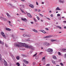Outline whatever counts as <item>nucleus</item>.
I'll return each instance as SVG.
<instances>
[{"label":"nucleus","instance_id":"33","mask_svg":"<svg viewBox=\"0 0 66 66\" xmlns=\"http://www.w3.org/2000/svg\"><path fill=\"white\" fill-rule=\"evenodd\" d=\"M57 16H61V15H60V14H57Z\"/></svg>","mask_w":66,"mask_h":66},{"label":"nucleus","instance_id":"36","mask_svg":"<svg viewBox=\"0 0 66 66\" xmlns=\"http://www.w3.org/2000/svg\"><path fill=\"white\" fill-rule=\"evenodd\" d=\"M21 55H22V56H23V57H25V55H24L22 54Z\"/></svg>","mask_w":66,"mask_h":66},{"label":"nucleus","instance_id":"55","mask_svg":"<svg viewBox=\"0 0 66 66\" xmlns=\"http://www.w3.org/2000/svg\"><path fill=\"white\" fill-rule=\"evenodd\" d=\"M20 30H23V29H20Z\"/></svg>","mask_w":66,"mask_h":66},{"label":"nucleus","instance_id":"42","mask_svg":"<svg viewBox=\"0 0 66 66\" xmlns=\"http://www.w3.org/2000/svg\"><path fill=\"white\" fill-rule=\"evenodd\" d=\"M37 53H36L35 54V55H34L33 56H35L36 55H37Z\"/></svg>","mask_w":66,"mask_h":66},{"label":"nucleus","instance_id":"61","mask_svg":"<svg viewBox=\"0 0 66 66\" xmlns=\"http://www.w3.org/2000/svg\"><path fill=\"white\" fill-rule=\"evenodd\" d=\"M41 22H43V21L42 20H41Z\"/></svg>","mask_w":66,"mask_h":66},{"label":"nucleus","instance_id":"10","mask_svg":"<svg viewBox=\"0 0 66 66\" xmlns=\"http://www.w3.org/2000/svg\"><path fill=\"white\" fill-rule=\"evenodd\" d=\"M53 58L54 60H56L57 59V58L55 56H53Z\"/></svg>","mask_w":66,"mask_h":66},{"label":"nucleus","instance_id":"19","mask_svg":"<svg viewBox=\"0 0 66 66\" xmlns=\"http://www.w3.org/2000/svg\"><path fill=\"white\" fill-rule=\"evenodd\" d=\"M16 65H17L18 66H20V64L18 62H17L16 63Z\"/></svg>","mask_w":66,"mask_h":66},{"label":"nucleus","instance_id":"53","mask_svg":"<svg viewBox=\"0 0 66 66\" xmlns=\"http://www.w3.org/2000/svg\"><path fill=\"white\" fill-rule=\"evenodd\" d=\"M35 62H33V65H35Z\"/></svg>","mask_w":66,"mask_h":66},{"label":"nucleus","instance_id":"6","mask_svg":"<svg viewBox=\"0 0 66 66\" xmlns=\"http://www.w3.org/2000/svg\"><path fill=\"white\" fill-rule=\"evenodd\" d=\"M51 37H52V36L50 35L48 36H47L44 37V38H50Z\"/></svg>","mask_w":66,"mask_h":66},{"label":"nucleus","instance_id":"32","mask_svg":"<svg viewBox=\"0 0 66 66\" xmlns=\"http://www.w3.org/2000/svg\"><path fill=\"white\" fill-rule=\"evenodd\" d=\"M58 54L59 55H61V53H60V52H59L58 53Z\"/></svg>","mask_w":66,"mask_h":66},{"label":"nucleus","instance_id":"13","mask_svg":"<svg viewBox=\"0 0 66 66\" xmlns=\"http://www.w3.org/2000/svg\"><path fill=\"white\" fill-rule=\"evenodd\" d=\"M23 61L24 62H25V63H26V64H28L29 63V62H28V61H26V60H24Z\"/></svg>","mask_w":66,"mask_h":66},{"label":"nucleus","instance_id":"51","mask_svg":"<svg viewBox=\"0 0 66 66\" xmlns=\"http://www.w3.org/2000/svg\"><path fill=\"white\" fill-rule=\"evenodd\" d=\"M40 10H38V12H40Z\"/></svg>","mask_w":66,"mask_h":66},{"label":"nucleus","instance_id":"34","mask_svg":"<svg viewBox=\"0 0 66 66\" xmlns=\"http://www.w3.org/2000/svg\"><path fill=\"white\" fill-rule=\"evenodd\" d=\"M66 49H62V51H66Z\"/></svg>","mask_w":66,"mask_h":66},{"label":"nucleus","instance_id":"64","mask_svg":"<svg viewBox=\"0 0 66 66\" xmlns=\"http://www.w3.org/2000/svg\"><path fill=\"white\" fill-rule=\"evenodd\" d=\"M42 4H44V2H42Z\"/></svg>","mask_w":66,"mask_h":66},{"label":"nucleus","instance_id":"48","mask_svg":"<svg viewBox=\"0 0 66 66\" xmlns=\"http://www.w3.org/2000/svg\"><path fill=\"white\" fill-rule=\"evenodd\" d=\"M39 15H40V16H42V14H40V13H39Z\"/></svg>","mask_w":66,"mask_h":66},{"label":"nucleus","instance_id":"41","mask_svg":"<svg viewBox=\"0 0 66 66\" xmlns=\"http://www.w3.org/2000/svg\"><path fill=\"white\" fill-rule=\"evenodd\" d=\"M37 11V9H36L34 11V12H36V11Z\"/></svg>","mask_w":66,"mask_h":66},{"label":"nucleus","instance_id":"62","mask_svg":"<svg viewBox=\"0 0 66 66\" xmlns=\"http://www.w3.org/2000/svg\"><path fill=\"white\" fill-rule=\"evenodd\" d=\"M59 13V12H58V11H56V13Z\"/></svg>","mask_w":66,"mask_h":66},{"label":"nucleus","instance_id":"38","mask_svg":"<svg viewBox=\"0 0 66 66\" xmlns=\"http://www.w3.org/2000/svg\"><path fill=\"white\" fill-rule=\"evenodd\" d=\"M0 19H1L2 20V19H3V17L0 16Z\"/></svg>","mask_w":66,"mask_h":66},{"label":"nucleus","instance_id":"52","mask_svg":"<svg viewBox=\"0 0 66 66\" xmlns=\"http://www.w3.org/2000/svg\"><path fill=\"white\" fill-rule=\"evenodd\" d=\"M64 57L65 58H66V54H65V56Z\"/></svg>","mask_w":66,"mask_h":66},{"label":"nucleus","instance_id":"63","mask_svg":"<svg viewBox=\"0 0 66 66\" xmlns=\"http://www.w3.org/2000/svg\"><path fill=\"white\" fill-rule=\"evenodd\" d=\"M62 33V32H59V33Z\"/></svg>","mask_w":66,"mask_h":66},{"label":"nucleus","instance_id":"30","mask_svg":"<svg viewBox=\"0 0 66 66\" xmlns=\"http://www.w3.org/2000/svg\"><path fill=\"white\" fill-rule=\"evenodd\" d=\"M60 65H61V66H64V64H63V63H60Z\"/></svg>","mask_w":66,"mask_h":66},{"label":"nucleus","instance_id":"15","mask_svg":"<svg viewBox=\"0 0 66 66\" xmlns=\"http://www.w3.org/2000/svg\"><path fill=\"white\" fill-rule=\"evenodd\" d=\"M32 31L34 32H35L36 33H38V32L37 31L35 30L34 29H32Z\"/></svg>","mask_w":66,"mask_h":66},{"label":"nucleus","instance_id":"18","mask_svg":"<svg viewBox=\"0 0 66 66\" xmlns=\"http://www.w3.org/2000/svg\"><path fill=\"white\" fill-rule=\"evenodd\" d=\"M6 30H7V31H10L11 30V29L9 28H6Z\"/></svg>","mask_w":66,"mask_h":66},{"label":"nucleus","instance_id":"58","mask_svg":"<svg viewBox=\"0 0 66 66\" xmlns=\"http://www.w3.org/2000/svg\"><path fill=\"white\" fill-rule=\"evenodd\" d=\"M22 1H24V0H21Z\"/></svg>","mask_w":66,"mask_h":66},{"label":"nucleus","instance_id":"11","mask_svg":"<svg viewBox=\"0 0 66 66\" xmlns=\"http://www.w3.org/2000/svg\"><path fill=\"white\" fill-rule=\"evenodd\" d=\"M56 41H57V39L54 40V39H52L51 40V41L52 42H55Z\"/></svg>","mask_w":66,"mask_h":66},{"label":"nucleus","instance_id":"9","mask_svg":"<svg viewBox=\"0 0 66 66\" xmlns=\"http://www.w3.org/2000/svg\"><path fill=\"white\" fill-rule=\"evenodd\" d=\"M27 16H28V17H31V15L30 14V13H27Z\"/></svg>","mask_w":66,"mask_h":66},{"label":"nucleus","instance_id":"57","mask_svg":"<svg viewBox=\"0 0 66 66\" xmlns=\"http://www.w3.org/2000/svg\"><path fill=\"white\" fill-rule=\"evenodd\" d=\"M64 29H66V27H64Z\"/></svg>","mask_w":66,"mask_h":66},{"label":"nucleus","instance_id":"29","mask_svg":"<svg viewBox=\"0 0 66 66\" xmlns=\"http://www.w3.org/2000/svg\"><path fill=\"white\" fill-rule=\"evenodd\" d=\"M9 24L10 25V26L11 25V21H9Z\"/></svg>","mask_w":66,"mask_h":66},{"label":"nucleus","instance_id":"46","mask_svg":"<svg viewBox=\"0 0 66 66\" xmlns=\"http://www.w3.org/2000/svg\"><path fill=\"white\" fill-rule=\"evenodd\" d=\"M23 66H26V65L25 64H24V63H23Z\"/></svg>","mask_w":66,"mask_h":66},{"label":"nucleus","instance_id":"27","mask_svg":"<svg viewBox=\"0 0 66 66\" xmlns=\"http://www.w3.org/2000/svg\"><path fill=\"white\" fill-rule=\"evenodd\" d=\"M2 20H3V21H5V20H6V19H5V18H3V19H2Z\"/></svg>","mask_w":66,"mask_h":66},{"label":"nucleus","instance_id":"39","mask_svg":"<svg viewBox=\"0 0 66 66\" xmlns=\"http://www.w3.org/2000/svg\"><path fill=\"white\" fill-rule=\"evenodd\" d=\"M34 21H35V22H37V21L36 20V19H35V18L34 19Z\"/></svg>","mask_w":66,"mask_h":66},{"label":"nucleus","instance_id":"12","mask_svg":"<svg viewBox=\"0 0 66 66\" xmlns=\"http://www.w3.org/2000/svg\"><path fill=\"white\" fill-rule=\"evenodd\" d=\"M6 14L7 16L9 18H11V16H10V15L9 14V13H6Z\"/></svg>","mask_w":66,"mask_h":66},{"label":"nucleus","instance_id":"50","mask_svg":"<svg viewBox=\"0 0 66 66\" xmlns=\"http://www.w3.org/2000/svg\"><path fill=\"white\" fill-rule=\"evenodd\" d=\"M27 41H30V40H29V39H27Z\"/></svg>","mask_w":66,"mask_h":66},{"label":"nucleus","instance_id":"3","mask_svg":"<svg viewBox=\"0 0 66 66\" xmlns=\"http://www.w3.org/2000/svg\"><path fill=\"white\" fill-rule=\"evenodd\" d=\"M1 35H2V36H3L4 38H5L6 36H5V35H4V33H3V32H1Z\"/></svg>","mask_w":66,"mask_h":66},{"label":"nucleus","instance_id":"20","mask_svg":"<svg viewBox=\"0 0 66 66\" xmlns=\"http://www.w3.org/2000/svg\"><path fill=\"white\" fill-rule=\"evenodd\" d=\"M59 2H60V3H63L64 2V1H62L61 0H59Z\"/></svg>","mask_w":66,"mask_h":66},{"label":"nucleus","instance_id":"54","mask_svg":"<svg viewBox=\"0 0 66 66\" xmlns=\"http://www.w3.org/2000/svg\"><path fill=\"white\" fill-rule=\"evenodd\" d=\"M63 22H64V23H65H65H66V21H63Z\"/></svg>","mask_w":66,"mask_h":66},{"label":"nucleus","instance_id":"23","mask_svg":"<svg viewBox=\"0 0 66 66\" xmlns=\"http://www.w3.org/2000/svg\"><path fill=\"white\" fill-rule=\"evenodd\" d=\"M0 44H1L2 45H3V42H2V41L0 40Z\"/></svg>","mask_w":66,"mask_h":66},{"label":"nucleus","instance_id":"25","mask_svg":"<svg viewBox=\"0 0 66 66\" xmlns=\"http://www.w3.org/2000/svg\"><path fill=\"white\" fill-rule=\"evenodd\" d=\"M20 10L21 11L22 13H24V12L23 11V10L21 9V8H20Z\"/></svg>","mask_w":66,"mask_h":66},{"label":"nucleus","instance_id":"59","mask_svg":"<svg viewBox=\"0 0 66 66\" xmlns=\"http://www.w3.org/2000/svg\"><path fill=\"white\" fill-rule=\"evenodd\" d=\"M17 21H20V20H18Z\"/></svg>","mask_w":66,"mask_h":66},{"label":"nucleus","instance_id":"8","mask_svg":"<svg viewBox=\"0 0 66 66\" xmlns=\"http://www.w3.org/2000/svg\"><path fill=\"white\" fill-rule=\"evenodd\" d=\"M29 6L31 8H32V9H34V6L32 4H30L29 5Z\"/></svg>","mask_w":66,"mask_h":66},{"label":"nucleus","instance_id":"1","mask_svg":"<svg viewBox=\"0 0 66 66\" xmlns=\"http://www.w3.org/2000/svg\"><path fill=\"white\" fill-rule=\"evenodd\" d=\"M14 46L15 47H18L20 48V47H22V46L23 47H25V48H29L31 49V50H34V47H33L32 46H29L26 44L24 43H20L18 42V43H16L14 44Z\"/></svg>","mask_w":66,"mask_h":66},{"label":"nucleus","instance_id":"45","mask_svg":"<svg viewBox=\"0 0 66 66\" xmlns=\"http://www.w3.org/2000/svg\"><path fill=\"white\" fill-rule=\"evenodd\" d=\"M45 29L46 30H49V29L48 28H45Z\"/></svg>","mask_w":66,"mask_h":66},{"label":"nucleus","instance_id":"49","mask_svg":"<svg viewBox=\"0 0 66 66\" xmlns=\"http://www.w3.org/2000/svg\"><path fill=\"white\" fill-rule=\"evenodd\" d=\"M51 17H53V15H52V14H51Z\"/></svg>","mask_w":66,"mask_h":66},{"label":"nucleus","instance_id":"43","mask_svg":"<svg viewBox=\"0 0 66 66\" xmlns=\"http://www.w3.org/2000/svg\"><path fill=\"white\" fill-rule=\"evenodd\" d=\"M46 66H50V64H48L46 65Z\"/></svg>","mask_w":66,"mask_h":66},{"label":"nucleus","instance_id":"24","mask_svg":"<svg viewBox=\"0 0 66 66\" xmlns=\"http://www.w3.org/2000/svg\"><path fill=\"white\" fill-rule=\"evenodd\" d=\"M45 59H45V57H43L42 61H45Z\"/></svg>","mask_w":66,"mask_h":66},{"label":"nucleus","instance_id":"60","mask_svg":"<svg viewBox=\"0 0 66 66\" xmlns=\"http://www.w3.org/2000/svg\"><path fill=\"white\" fill-rule=\"evenodd\" d=\"M64 18V16L62 17V18Z\"/></svg>","mask_w":66,"mask_h":66},{"label":"nucleus","instance_id":"22","mask_svg":"<svg viewBox=\"0 0 66 66\" xmlns=\"http://www.w3.org/2000/svg\"><path fill=\"white\" fill-rule=\"evenodd\" d=\"M23 35L24 37H27V35L26 34H23Z\"/></svg>","mask_w":66,"mask_h":66},{"label":"nucleus","instance_id":"47","mask_svg":"<svg viewBox=\"0 0 66 66\" xmlns=\"http://www.w3.org/2000/svg\"><path fill=\"white\" fill-rule=\"evenodd\" d=\"M36 4L37 5H38V2H36Z\"/></svg>","mask_w":66,"mask_h":66},{"label":"nucleus","instance_id":"14","mask_svg":"<svg viewBox=\"0 0 66 66\" xmlns=\"http://www.w3.org/2000/svg\"><path fill=\"white\" fill-rule=\"evenodd\" d=\"M1 57H2L1 55V54H0V61H2V60H3L2 59Z\"/></svg>","mask_w":66,"mask_h":66},{"label":"nucleus","instance_id":"40","mask_svg":"<svg viewBox=\"0 0 66 66\" xmlns=\"http://www.w3.org/2000/svg\"><path fill=\"white\" fill-rule=\"evenodd\" d=\"M5 46L6 47H8V45H7L5 44Z\"/></svg>","mask_w":66,"mask_h":66},{"label":"nucleus","instance_id":"28","mask_svg":"<svg viewBox=\"0 0 66 66\" xmlns=\"http://www.w3.org/2000/svg\"><path fill=\"white\" fill-rule=\"evenodd\" d=\"M57 28H59L60 29H61V28H62L61 27L59 26H57Z\"/></svg>","mask_w":66,"mask_h":66},{"label":"nucleus","instance_id":"16","mask_svg":"<svg viewBox=\"0 0 66 66\" xmlns=\"http://www.w3.org/2000/svg\"><path fill=\"white\" fill-rule=\"evenodd\" d=\"M61 9L59 8V7H57V8L56 9V11H60Z\"/></svg>","mask_w":66,"mask_h":66},{"label":"nucleus","instance_id":"5","mask_svg":"<svg viewBox=\"0 0 66 66\" xmlns=\"http://www.w3.org/2000/svg\"><path fill=\"white\" fill-rule=\"evenodd\" d=\"M4 63L5 66H7V64L5 60H4Z\"/></svg>","mask_w":66,"mask_h":66},{"label":"nucleus","instance_id":"21","mask_svg":"<svg viewBox=\"0 0 66 66\" xmlns=\"http://www.w3.org/2000/svg\"><path fill=\"white\" fill-rule=\"evenodd\" d=\"M52 63H53V64H54L55 65V64H56V63H55V61H52Z\"/></svg>","mask_w":66,"mask_h":66},{"label":"nucleus","instance_id":"17","mask_svg":"<svg viewBox=\"0 0 66 66\" xmlns=\"http://www.w3.org/2000/svg\"><path fill=\"white\" fill-rule=\"evenodd\" d=\"M40 31L41 32H43V33H44V34L46 33V31H45L44 30H40Z\"/></svg>","mask_w":66,"mask_h":66},{"label":"nucleus","instance_id":"44","mask_svg":"<svg viewBox=\"0 0 66 66\" xmlns=\"http://www.w3.org/2000/svg\"><path fill=\"white\" fill-rule=\"evenodd\" d=\"M42 53H43V52H40V54H42Z\"/></svg>","mask_w":66,"mask_h":66},{"label":"nucleus","instance_id":"31","mask_svg":"<svg viewBox=\"0 0 66 66\" xmlns=\"http://www.w3.org/2000/svg\"><path fill=\"white\" fill-rule=\"evenodd\" d=\"M30 36H31V35H27V37H30Z\"/></svg>","mask_w":66,"mask_h":66},{"label":"nucleus","instance_id":"35","mask_svg":"<svg viewBox=\"0 0 66 66\" xmlns=\"http://www.w3.org/2000/svg\"><path fill=\"white\" fill-rule=\"evenodd\" d=\"M46 18V19H47L48 20H50V19L49 18Z\"/></svg>","mask_w":66,"mask_h":66},{"label":"nucleus","instance_id":"26","mask_svg":"<svg viewBox=\"0 0 66 66\" xmlns=\"http://www.w3.org/2000/svg\"><path fill=\"white\" fill-rule=\"evenodd\" d=\"M16 58L17 60H19V56H16Z\"/></svg>","mask_w":66,"mask_h":66},{"label":"nucleus","instance_id":"37","mask_svg":"<svg viewBox=\"0 0 66 66\" xmlns=\"http://www.w3.org/2000/svg\"><path fill=\"white\" fill-rule=\"evenodd\" d=\"M37 18L38 20H39V17L38 16H37Z\"/></svg>","mask_w":66,"mask_h":66},{"label":"nucleus","instance_id":"7","mask_svg":"<svg viewBox=\"0 0 66 66\" xmlns=\"http://www.w3.org/2000/svg\"><path fill=\"white\" fill-rule=\"evenodd\" d=\"M21 19L22 20H23V21H25V22H26L27 21V19H26V18H22Z\"/></svg>","mask_w":66,"mask_h":66},{"label":"nucleus","instance_id":"56","mask_svg":"<svg viewBox=\"0 0 66 66\" xmlns=\"http://www.w3.org/2000/svg\"><path fill=\"white\" fill-rule=\"evenodd\" d=\"M31 24H33V22H31Z\"/></svg>","mask_w":66,"mask_h":66},{"label":"nucleus","instance_id":"2","mask_svg":"<svg viewBox=\"0 0 66 66\" xmlns=\"http://www.w3.org/2000/svg\"><path fill=\"white\" fill-rule=\"evenodd\" d=\"M43 45H44L46 46L47 47H49L50 45V43L47 42H44L43 44Z\"/></svg>","mask_w":66,"mask_h":66},{"label":"nucleus","instance_id":"4","mask_svg":"<svg viewBox=\"0 0 66 66\" xmlns=\"http://www.w3.org/2000/svg\"><path fill=\"white\" fill-rule=\"evenodd\" d=\"M47 51L49 52H52V50L51 48H48Z\"/></svg>","mask_w":66,"mask_h":66}]
</instances>
